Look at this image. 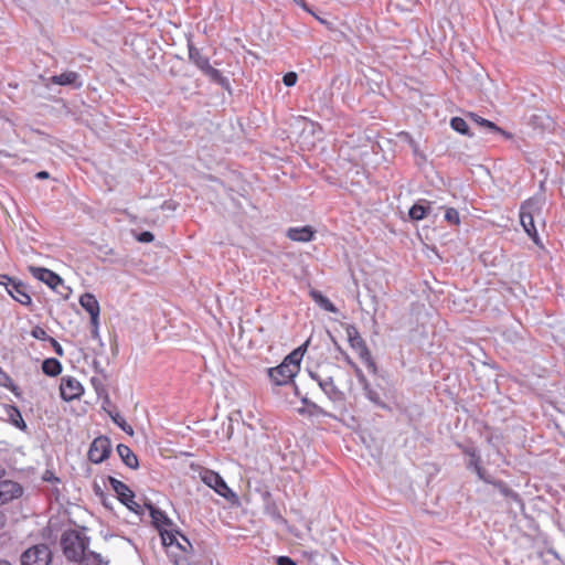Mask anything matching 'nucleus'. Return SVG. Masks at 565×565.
<instances>
[{"label":"nucleus","instance_id":"1","mask_svg":"<svg viewBox=\"0 0 565 565\" xmlns=\"http://www.w3.org/2000/svg\"><path fill=\"white\" fill-rule=\"evenodd\" d=\"M307 344L290 352L279 365L268 369V376L275 385H286L297 375Z\"/></svg>","mask_w":565,"mask_h":565},{"label":"nucleus","instance_id":"2","mask_svg":"<svg viewBox=\"0 0 565 565\" xmlns=\"http://www.w3.org/2000/svg\"><path fill=\"white\" fill-rule=\"evenodd\" d=\"M541 213V205L534 198L525 200L520 206V223L524 232L536 246H542L541 238L534 223V216Z\"/></svg>","mask_w":565,"mask_h":565},{"label":"nucleus","instance_id":"3","mask_svg":"<svg viewBox=\"0 0 565 565\" xmlns=\"http://www.w3.org/2000/svg\"><path fill=\"white\" fill-rule=\"evenodd\" d=\"M189 60L212 82L225 87L228 85L227 79L222 75L221 71L210 64V60L193 44H189Z\"/></svg>","mask_w":565,"mask_h":565},{"label":"nucleus","instance_id":"4","mask_svg":"<svg viewBox=\"0 0 565 565\" xmlns=\"http://www.w3.org/2000/svg\"><path fill=\"white\" fill-rule=\"evenodd\" d=\"M64 555L70 561H79L84 556L86 543L84 537L77 531H67L63 534L61 540Z\"/></svg>","mask_w":565,"mask_h":565},{"label":"nucleus","instance_id":"5","mask_svg":"<svg viewBox=\"0 0 565 565\" xmlns=\"http://www.w3.org/2000/svg\"><path fill=\"white\" fill-rule=\"evenodd\" d=\"M51 561L52 552L45 544L31 546L21 555L22 565H49Z\"/></svg>","mask_w":565,"mask_h":565},{"label":"nucleus","instance_id":"6","mask_svg":"<svg viewBox=\"0 0 565 565\" xmlns=\"http://www.w3.org/2000/svg\"><path fill=\"white\" fill-rule=\"evenodd\" d=\"M0 285H4L8 294L22 306L30 307L32 305V298L23 282L2 275L0 276Z\"/></svg>","mask_w":565,"mask_h":565},{"label":"nucleus","instance_id":"7","mask_svg":"<svg viewBox=\"0 0 565 565\" xmlns=\"http://www.w3.org/2000/svg\"><path fill=\"white\" fill-rule=\"evenodd\" d=\"M201 480L211 489H213L221 497L232 500L235 498V493L228 488L224 479L215 471L204 469L200 473Z\"/></svg>","mask_w":565,"mask_h":565},{"label":"nucleus","instance_id":"8","mask_svg":"<svg viewBox=\"0 0 565 565\" xmlns=\"http://www.w3.org/2000/svg\"><path fill=\"white\" fill-rule=\"evenodd\" d=\"M79 305L89 313L90 316V333L94 339L98 338L99 332V313L100 307L96 297L93 294L85 292L79 297Z\"/></svg>","mask_w":565,"mask_h":565},{"label":"nucleus","instance_id":"9","mask_svg":"<svg viewBox=\"0 0 565 565\" xmlns=\"http://www.w3.org/2000/svg\"><path fill=\"white\" fill-rule=\"evenodd\" d=\"M108 480L119 501L129 510L137 512L139 504L135 501V493L129 487L114 477H109Z\"/></svg>","mask_w":565,"mask_h":565},{"label":"nucleus","instance_id":"10","mask_svg":"<svg viewBox=\"0 0 565 565\" xmlns=\"http://www.w3.org/2000/svg\"><path fill=\"white\" fill-rule=\"evenodd\" d=\"M110 440L106 436H99L93 440L88 450V459L94 463H100L110 455Z\"/></svg>","mask_w":565,"mask_h":565},{"label":"nucleus","instance_id":"11","mask_svg":"<svg viewBox=\"0 0 565 565\" xmlns=\"http://www.w3.org/2000/svg\"><path fill=\"white\" fill-rule=\"evenodd\" d=\"M61 397L71 402L81 398L84 393V387L81 382L73 376H63L60 384Z\"/></svg>","mask_w":565,"mask_h":565},{"label":"nucleus","instance_id":"12","mask_svg":"<svg viewBox=\"0 0 565 565\" xmlns=\"http://www.w3.org/2000/svg\"><path fill=\"white\" fill-rule=\"evenodd\" d=\"M29 271L34 278L44 282L53 290L57 291V287L63 285V279L51 269L44 267L30 266Z\"/></svg>","mask_w":565,"mask_h":565},{"label":"nucleus","instance_id":"13","mask_svg":"<svg viewBox=\"0 0 565 565\" xmlns=\"http://www.w3.org/2000/svg\"><path fill=\"white\" fill-rule=\"evenodd\" d=\"M22 487L11 480L0 481V505L22 495Z\"/></svg>","mask_w":565,"mask_h":565},{"label":"nucleus","instance_id":"14","mask_svg":"<svg viewBox=\"0 0 565 565\" xmlns=\"http://www.w3.org/2000/svg\"><path fill=\"white\" fill-rule=\"evenodd\" d=\"M313 377L318 381L319 386L329 396L331 401L343 402L345 399L344 393L337 387L332 377Z\"/></svg>","mask_w":565,"mask_h":565},{"label":"nucleus","instance_id":"15","mask_svg":"<svg viewBox=\"0 0 565 565\" xmlns=\"http://www.w3.org/2000/svg\"><path fill=\"white\" fill-rule=\"evenodd\" d=\"M316 231L309 226L290 227L287 231V237L294 242L307 243L315 238Z\"/></svg>","mask_w":565,"mask_h":565},{"label":"nucleus","instance_id":"16","mask_svg":"<svg viewBox=\"0 0 565 565\" xmlns=\"http://www.w3.org/2000/svg\"><path fill=\"white\" fill-rule=\"evenodd\" d=\"M51 82L55 85H74L79 88L82 86V82L79 81L78 73L74 71L64 72L60 75H54L51 77Z\"/></svg>","mask_w":565,"mask_h":565},{"label":"nucleus","instance_id":"17","mask_svg":"<svg viewBox=\"0 0 565 565\" xmlns=\"http://www.w3.org/2000/svg\"><path fill=\"white\" fill-rule=\"evenodd\" d=\"M355 353L358 354L359 359L365 364L367 370L375 374L377 371L376 363L372 356V353L370 349L366 345V342L361 344V347L354 349Z\"/></svg>","mask_w":565,"mask_h":565},{"label":"nucleus","instance_id":"18","mask_svg":"<svg viewBox=\"0 0 565 565\" xmlns=\"http://www.w3.org/2000/svg\"><path fill=\"white\" fill-rule=\"evenodd\" d=\"M117 452L127 467L131 469H137L139 467L137 456L127 445L119 444L117 446Z\"/></svg>","mask_w":565,"mask_h":565},{"label":"nucleus","instance_id":"19","mask_svg":"<svg viewBox=\"0 0 565 565\" xmlns=\"http://www.w3.org/2000/svg\"><path fill=\"white\" fill-rule=\"evenodd\" d=\"M431 202L426 200H420L419 202L415 203L408 212V215L414 221H420L425 218L428 215V212L430 210Z\"/></svg>","mask_w":565,"mask_h":565},{"label":"nucleus","instance_id":"20","mask_svg":"<svg viewBox=\"0 0 565 565\" xmlns=\"http://www.w3.org/2000/svg\"><path fill=\"white\" fill-rule=\"evenodd\" d=\"M344 330L348 338V342L352 350L361 347V344L365 342V340L362 338L360 331L354 324H345Z\"/></svg>","mask_w":565,"mask_h":565},{"label":"nucleus","instance_id":"21","mask_svg":"<svg viewBox=\"0 0 565 565\" xmlns=\"http://www.w3.org/2000/svg\"><path fill=\"white\" fill-rule=\"evenodd\" d=\"M151 518L153 525L161 531L163 529H169L172 526L171 520L166 515V513L158 509H151Z\"/></svg>","mask_w":565,"mask_h":565},{"label":"nucleus","instance_id":"22","mask_svg":"<svg viewBox=\"0 0 565 565\" xmlns=\"http://www.w3.org/2000/svg\"><path fill=\"white\" fill-rule=\"evenodd\" d=\"M469 117L471 118V120H473L476 124H478L479 126H482L487 129H489L490 131L492 132H497V134H501L503 135L504 137L507 138H510L511 135L505 132L503 129H501L499 126H497L494 122L488 120V119H484L482 117H480L479 115L477 114H470Z\"/></svg>","mask_w":565,"mask_h":565},{"label":"nucleus","instance_id":"23","mask_svg":"<svg viewBox=\"0 0 565 565\" xmlns=\"http://www.w3.org/2000/svg\"><path fill=\"white\" fill-rule=\"evenodd\" d=\"M310 297L326 311L335 313L338 311L337 307L320 291L311 290Z\"/></svg>","mask_w":565,"mask_h":565},{"label":"nucleus","instance_id":"24","mask_svg":"<svg viewBox=\"0 0 565 565\" xmlns=\"http://www.w3.org/2000/svg\"><path fill=\"white\" fill-rule=\"evenodd\" d=\"M42 371L49 376H56L62 372V364L57 359L50 358L43 361Z\"/></svg>","mask_w":565,"mask_h":565},{"label":"nucleus","instance_id":"25","mask_svg":"<svg viewBox=\"0 0 565 565\" xmlns=\"http://www.w3.org/2000/svg\"><path fill=\"white\" fill-rule=\"evenodd\" d=\"M162 543L164 546H173L175 545L178 537H180L181 533L174 530L163 529L159 531Z\"/></svg>","mask_w":565,"mask_h":565},{"label":"nucleus","instance_id":"26","mask_svg":"<svg viewBox=\"0 0 565 565\" xmlns=\"http://www.w3.org/2000/svg\"><path fill=\"white\" fill-rule=\"evenodd\" d=\"M450 126L457 132H460L462 135H469L468 124L463 118L454 117L450 121Z\"/></svg>","mask_w":565,"mask_h":565},{"label":"nucleus","instance_id":"27","mask_svg":"<svg viewBox=\"0 0 565 565\" xmlns=\"http://www.w3.org/2000/svg\"><path fill=\"white\" fill-rule=\"evenodd\" d=\"M111 419L113 422L119 426L125 433H127L128 435L132 436L134 435V429L132 427L126 422V419L118 413H116L115 415H111Z\"/></svg>","mask_w":565,"mask_h":565},{"label":"nucleus","instance_id":"28","mask_svg":"<svg viewBox=\"0 0 565 565\" xmlns=\"http://www.w3.org/2000/svg\"><path fill=\"white\" fill-rule=\"evenodd\" d=\"M445 220L451 225L460 224V216L456 209L447 207L445 211Z\"/></svg>","mask_w":565,"mask_h":565},{"label":"nucleus","instance_id":"29","mask_svg":"<svg viewBox=\"0 0 565 565\" xmlns=\"http://www.w3.org/2000/svg\"><path fill=\"white\" fill-rule=\"evenodd\" d=\"M175 546L185 554H190L193 550L191 542L183 534L178 537Z\"/></svg>","mask_w":565,"mask_h":565},{"label":"nucleus","instance_id":"30","mask_svg":"<svg viewBox=\"0 0 565 565\" xmlns=\"http://www.w3.org/2000/svg\"><path fill=\"white\" fill-rule=\"evenodd\" d=\"M493 484L500 490V492L504 497H511L514 499L518 497V494L511 488H509L504 482L497 481V482H493Z\"/></svg>","mask_w":565,"mask_h":565},{"label":"nucleus","instance_id":"31","mask_svg":"<svg viewBox=\"0 0 565 565\" xmlns=\"http://www.w3.org/2000/svg\"><path fill=\"white\" fill-rule=\"evenodd\" d=\"M298 75L295 72L286 73L282 77V82L286 86L291 87L297 83Z\"/></svg>","mask_w":565,"mask_h":565},{"label":"nucleus","instance_id":"32","mask_svg":"<svg viewBox=\"0 0 565 565\" xmlns=\"http://www.w3.org/2000/svg\"><path fill=\"white\" fill-rule=\"evenodd\" d=\"M471 465L475 466V469H476L478 476L481 479H483V468L480 466V458L478 456H476L475 454H472Z\"/></svg>","mask_w":565,"mask_h":565},{"label":"nucleus","instance_id":"33","mask_svg":"<svg viewBox=\"0 0 565 565\" xmlns=\"http://www.w3.org/2000/svg\"><path fill=\"white\" fill-rule=\"evenodd\" d=\"M277 565H297L296 562L289 556H278L276 559Z\"/></svg>","mask_w":565,"mask_h":565},{"label":"nucleus","instance_id":"34","mask_svg":"<svg viewBox=\"0 0 565 565\" xmlns=\"http://www.w3.org/2000/svg\"><path fill=\"white\" fill-rule=\"evenodd\" d=\"M154 238L153 234L151 232H142L139 236H138V241L139 242H142V243H150L152 242Z\"/></svg>","mask_w":565,"mask_h":565},{"label":"nucleus","instance_id":"35","mask_svg":"<svg viewBox=\"0 0 565 565\" xmlns=\"http://www.w3.org/2000/svg\"><path fill=\"white\" fill-rule=\"evenodd\" d=\"M351 369L353 370L354 374L356 375V377H358L361 382L365 381V376H364V374H363L362 370L359 367V365H358V364H355V367H351Z\"/></svg>","mask_w":565,"mask_h":565},{"label":"nucleus","instance_id":"36","mask_svg":"<svg viewBox=\"0 0 565 565\" xmlns=\"http://www.w3.org/2000/svg\"><path fill=\"white\" fill-rule=\"evenodd\" d=\"M32 334L36 339H43V337L46 334V332L42 328H35L32 331Z\"/></svg>","mask_w":565,"mask_h":565},{"label":"nucleus","instance_id":"37","mask_svg":"<svg viewBox=\"0 0 565 565\" xmlns=\"http://www.w3.org/2000/svg\"><path fill=\"white\" fill-rule=\"evenodd\" d=\"M343 360L350 367H355V362L351 359V356L347 352H342Z\"/></svg>","mask_w":565,"mask_h":565},{"label":"nucleus","instance_id":"38","mask_svg":"<svg viewBox=\"0 0 565 565\" xmlns=\"http://www.w3.org/2000/svg\"><path fill=\"white\" fill-rule=\"evenodd\" d=\"M92 384H93V386L95 387V390H96L98 393H99V390H103V391H104V388H103V386H102V383H100V381H99L98 379L93 377V379H92Z\"/></svg>","mask_w":565,"mask_h":565},{"label":"nucleus","instance_id":"39","mask_svg":"<svg viewBox=\"0 0 565 565\" xmlns=\"http://www.w3.org/2000/svg\"><path fill=\"white\" fill-rule=\"evenodd\" d=\"M174 565H188L185 557H179L174 559Z\"/></svg>","mask_w":565,"mask_h":565},{"label":"nucleus","instance_id":"40","mask_svg":"<svg viewBox=\"0 0 565 565\" xmlns=\"http://www.w3.org/2000/svg\"><path fill=\"white\" fill-rule=\"evenodd\" d=\"M49 177H50V174L46 171H40L36 173L38 179H47Z\"/></svg>","mask_w":565,"mask_h":565},{"label":"nucleus","instance_id":"41","mask_svg":"<svg viewBox=\"0 0 565 565\" xmlns=\"http://www.w3.org/2000/svg\"><path fill=\"white\" fill-rule=\"evenodd\" d=\"M54 348H55V352L60 355L63 354V350H62V347L56 342L54 341Z\"/></svg>","mask_w":565,"mask_h":565},{"label":"nucleus","instance_id":"42","mask_svg":"<svg viewBox=\"0 0 565 565\" xmlns=\"http://www.w3.org/2000/svg\"><path fill=\"white\" fill-rule=\"evenodd\" d=\"M369 398L376 402L377 398L375 397V394H372V392H369Z\"/></svg>","mask_w":565,"mask_h":565},{"label":"nucleus","instance_id":"43","mask_svg":"<svg viewBox=\"0 0 565 565\" xmlns=\"http://www.w3.org/2000/svg\"><path fill=\"white\" fill-rule=\"evenodd\" d=\"M369 398L376 402L377 398L375 397V394H372V392H369Z\"/></svg>","mask_w":565,"mask_h":565},{"label":"nucleus","instance_id":"44","mask_svg":"<svg viewBox=\"0 0 565 565\" xmlns=\"http://www.w3.org/2000/svg\"><path fill=\"white\" fill-rule=\"evenodd\" d=\"M0 565H11L8 561H0Z\"/></svg>","mask_w":565,"mask_h":565}]
</instances>
